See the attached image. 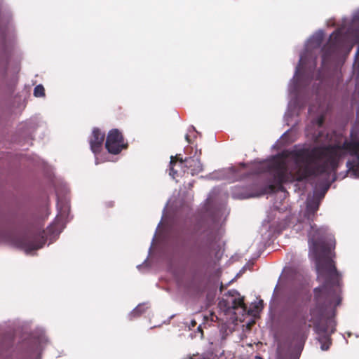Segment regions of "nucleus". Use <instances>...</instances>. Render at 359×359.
Here are the masks:
<instances>
[{"instance_id":"obj_3","label":"nucleus","mask_w":359,"mask_h":359,"mask_svg":"<svg viewBox=\"0 0 359 359\" xmlns=\"http://www.w3.org/2000/svg\"><path fill=\"white\" fill-rule=\"evenodd\" d=\"M7 242L22 249L27 254L41 248L46 240L43 236L40 240L30 237L27 233L17 231H3L0 230V241Z\"/></svg>"},{"instance_id":"obj_14","label":"nucleus","mask_w":359,"mask_h":359,"mask_svg":"<svg viewBox=\"0 0 359 359\" xmlns=\"http://www.w3.org/2000/svg\"><path fill=\"white\" fill-rule=\"evenodd\" d=\"M212 321H216L217 320V316H216L214 313H210L209 317H207V319H209Z\"/></svg>"},{"instance_id":"obj_9","label":"nucleus","mask_w":359,"mask_h":359,"mask_svg":"<svg viewBox=\"0 0 359 359\" xmlns=\"http://www.w3.org/2000/svg\"><path fill=\"white\" fill-rule=\"evenodd\" d=\"M104 136V133H101L99 129L94 128L91 135L89 137V144L92 152L95 154L96 165L102 162L99 160L97 155L102 149Z\"/></svg>"},{"instance_id":"obj_15","label":"nucleus","mask_w":359,"mask_h":359,"mask_svg":"<svg viewBox=\"0 0 359 359\" xmlns=\"http://www.w3.org/2000/svg\"><path fill=\"white\" fill-rule=\"evenodd\" d=\"M189 133H196V131L195 130V128L193 126L190 127V128L189 129Z\"/></svg>"},{"instance_id":"obj_20","label":"nucleus","mask_w":359,"mask_h":359,"mask_svg":"<svg viewBox=\"0 0 359 359\" xmlns=\"http://www.w3.org/2000/svg\"><path fill=\"white\" fill-rule=\"evenodd\" d=\"M290 130H287L285 133H284L282 135V137L285 136L287 132H289Z\"/></svg>"},{"instance_id":"obj_4","label":"nucleus","mask_w":359,"mask_h":359,"mask_svg":"<svg viewBox=\"0 0 359 359\" xmlns=\"http://www.w3.org/2000/svg\"><path fill=\"white\" fill-rule=\"evenodd\" d=\"M201 151H198L196 149L195 154L193 156L185 158L184 160L181 158H179L178 156L175 157L171 156L170 161L169 175L175 179L177 175V171L174 169V165H177L185 172V169L189 170L192 175H196L203 170V165L199 160Z\"/></svg>"},{"instance_id":"obj_16","label":"nucleus","mask_w":359,"mask_h":359,"mask_svg":"<svg viewBox=\"0 0 359 359\" xmlns=\"http://www.w3.org/2000/svg\"><path fill=\"white\" fill-rule=\"evenodd\" d=\"M185 138H186V140H187L188 142H189V143H191V140H190V138H189V134H187V135H185Z\"/></svg>"},{"instance_id":"obj_13","label":"nucleus","mask_w":359,"mask_h":359,"mask_svg":"<svg viewBox=\"0 0 359 359\" xmlns=\"http://www.w3.org/2000/svg\"><path fill=\"white\" fill-rule=\"evenodd\" d=\"M50 228V226L47 228V231L46 233V240L47 239H49L50 240V243H48V245H50V243H52L54 240H55L59 235L56 236V232L55 231L54 233H53V232H49L48 231V229Z\"/></svg>"},{"instance_id":"obj_2","label":"nucleus","mask_w":359,"mask_h":359,"mask_svg":"<svg viewBox=\"0 0 359 359\" xmlns=\"http://www.w3.org/2000/svg\"><path fill=\"white\" fill-rule=\"evenodd\" d=\"M311 297L309 288L304 284H292L284 301L280 318L301 347L306 339V306Z\"/></svg>"},{"instance_id":"obj_6","label":"nucleus","mask_w":359,"mask_h":359,"mask_svg":"<svg viewBox=\"0 0 359 359\" xmlns=\"http://www.w3.org/2000/svg\"><path fill=\"white\" fill-rule=\"evenodd\" d=\"M48 339L43 330L37 329L32 335L30 345L28 351L27 359H38L43 346L47 344Z\"/></svg>"},{"instance_id":"obj_19","label":"nucleus","mask_w":359,"mask_h":359,"mask_svg":"<svg viewBox=\"0 0 359 359\" xmlns=\"http://www.w3.org/2000/svg\"><path fill=\"white\" fill-rule=\"evenodd\" d=\"M141 267H142V265H141V264H140V265H137V268L139 270L140 269V268H141Z\"/></svg>"},{"instance_id":"obj_8","label":"nucleus","mask_w":359,"mask_h":359,"mask_svg":"<svg viewBox=\"0 0 359 359\" xmlns=\"http://www.w3.org/2000/svg\"><path fill=\"white\" fill-rule=\"evenodd\" d=\"M266 193V189L258 188L257 187H252L249 189L235 187L231 194L233 198L246 199L249 198L260 197Z\"/></svg>"},{"instance_id":"obj_11","label":"nucleus","mask_w":359,"mask_h":359,"mask_svg":"<svg viewBox=\"0 0 359 359\" xmlns=\"http://www.w3.org/2000/svg\"><path fill=\"white\" fill-rule=\"evenodd\" d=\"M146 310L145 304H138L130 313L129 317L130 319L139 316Z\"/></svg>"},{"instance_id":"obj_1","label":"nucleus","mask_w":359,"mask_h":359,"mask_svg":"<svg viewBox=\"0 0 359 359\" xmlns=\"http://www.w3.org/2000/svg\"><path fill=\"white\" fill-rule=\"evenodd\" d=\"M323 36V30L320 29L315 32L306 41L304 52L300 55L294 76L288 85L290 100L284 116L285 122L287 126L290 124V118L293 116H298L306 102L308 90L316 67L317 57L315 50L320 47Z\"/></svg>"},{"instance_id":"obj_12","label":"nucleus","mask_w":359,"mask_h":359,"mask_svg":"<svg viewBox=\"0 0 359 359\" xmlns=\"http://www.w3.org/2000/svg\"><path fill=\"white\" fill-rule=\"evenodd\" d=\"M44 88L42 85H37L34 89V95L35 97H43L44 96Z\"/></svg>"},{"instance_id":"obj_17","label":"nucleus","mask_w":359,"mask_h":359,"mask_svg":"<svg viewBox=\"0 0 359 359\" xmlns=\"http://www.w3.org/2000/svg\"><path fill=\"white\" fill-rule=\"evenodd\" d=\"M295 229L296 231H300L299 224H296Z\"/></svg>"},{"instance_id":"obj_7","label":"nucleus","mask_w":359,"mask_h":359,"mask_svg":"<svg viewBox=\"0 0 359 359\" xmlns=\"http://www.w3.org/2000/svg\"><path fill=\"white\" fill-rule=\"evenodd\" d=\"M123 138L118 129L111 130L107 137L105 147L110 154H117L125 147Z\"/></svg>"},{"instance_id":"obj_10","label":"nucleus","mask_w":359,"mask_h":359,"mask_svg":"<svg viewBox=\"0 0 359 359\" xmlns=\"http://www.w3.org/2000/svg\"><path fill=\"white\" fill-rule=\"evenodd\" d=\"M228 294L231 297V299H222L219 303L220 307H225L226 311L236 309L238 307H243V299L240 297L236 290H230L228 292Z\"/></svg>"},{"instance_id":"obj_5","label":"nucleus","mask_w":359,"mask_h":359,"mask_svg":"<svg viewBox=\"0 0 359 359\" xmlns=\"http://www.w3.org/2000/svg\"><path fill=\"white\" fill-rule=\"evenodd\" d=\"M57 215L56 217L55 222L50 225V228L48 231L55 233L56 232V236L60 235L62 231L64 229L65 226V223L68 221V217L70 211V205L69 201L67 198H62L60 196V194L58 191H57Z\"/></svg>"},{"instance_id":"obj_18","label":"nucleus","mask_w":359,"mask_h":359,"mask_svg":"<svg viewBox=\"0 0 359 359\" xmlns=\"http://www.w3.org/2000/svg\"><path fill=\"white\" fill-rule=\"evenodd\" d=\"M278 288V284L276 285L275 288H274V290H273V294L276 292V290Z\"/></svg>"}]
</instances>
